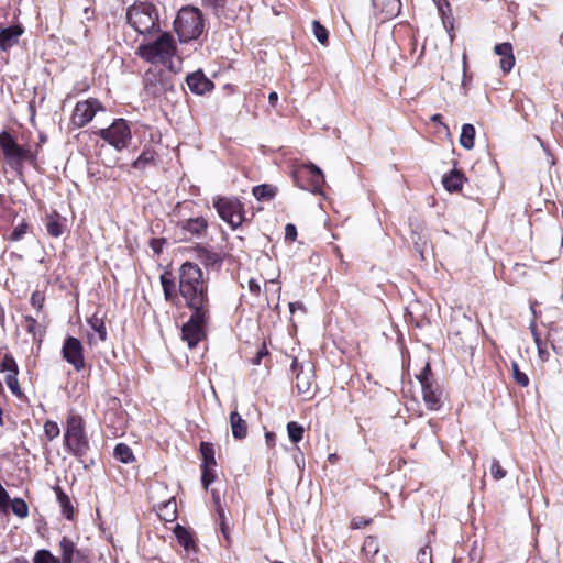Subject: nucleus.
I'll list each match as a JSON object with an SVG mask.
<instances>
[{"mask_svg":"<svg viewBox=\"0 0 563 563\" xmlns=\"http://www.w3.org/2000/svg\"><path fill=\"white\" fill-rule=\"evenodd\" d=\"M178 290L188 309L210 308L208 285L197 264L186 262L180 266Z\"/></svg>","mask_w":563,"mask_h":563,"instance_id":"f257e3e1","label":"nucleus"},{"mask_svg":"<svg viewBox=\"0 0 563 563\" xmlns=\"http://www.w3.org/2000/svg\"><path fill=\"white\" fill-rule=\"evenodd\" d=\"M63 442L65 450L74 456L80 459L87 454L89 439L80 415L73 411L67 415Z\"/></svg>","mask_w":563,"mask_h":563,"instance_id":"f03ea898","label":"nucleus"},{"mask_svg":"<svg viewBox=\"0 0 563 563\" xmlns=\"http://www.w3.org/2000/svg\"><path fill=\"white\" fill-rule=\"evenodd\" d=\"M177 52L176 42L172 34L162 33L154 42L137 47V55L151 64L166 65Z\"/></svg>","mask_w":563,"mask_h":563,"instance_id":"7ed1b4c3","label":"nucleus"},{"mask_svg":"<svg viewBox=\"0 0 563 563\" xmlns=\"http://www.w3.org/2000/svg\"><path fill=\"white\" fill-rule=\"evenodd\" d=\"M203 27L202 13L194 7L181 8L174 22L179 41L185 43L198 38L202 34Z\"/></svg>","mask_w":563,"mask_h":563,"instance_id":"20e7f679","label":"nucleus"},{"mask_svg":"<svg viewBox=\"0 0 563 563\" xmlns=\"http://www.w3.org/2000/svg\"><path fill=\"white\" fill-rule=\"evenodd\" d=\"M126 19L129 24L140 34L158 31V13L152 3H134L129 8Z\"/></svg>","mask_w":563,"mask_h":563,"instance_id":"39448f33","label":"nucleus"},{"mask_svg":"<svg viewBox=\"0 0 563 563\" xmlns=\"http://www.w3.org/2000/svg\"><path fill=\"white\" fill-rule=\"evenodd\" d=\"M0 148L10 168L18 173H21L24 162L33 163L35 161L32 151L20 146L7 131L0 133Z\"/></svg>","mask_w":563,"mask_h":563,"instance_id":"423d86ee","label":"nucleus"},{"mask_svg":"<svg viewBox=\"0 0 563 563\" xmlns=\"http://www.w3.org/2000/svg\"><path fill=\"white\" fill-rule=\"evenodd\" d=\"M191 316L181 328L183 340L189 349H194L205 336L210 320V308L189 309Z\"/></svg>","mask_w":563,"mask_h":563,"instance_id":"0eeeda50","label":"nucleus"},{"mask_svg":"<svg viewBox=\"0 0 563 563\" xmlns=\"http://www.w3.org/2000/svg\"><path fill=\"white\" fill-rule=\"evenodd\" d=\"M213 207L219 217L232 229L239 228L244 221V207L235 197H216Z\"/></svg>","mask_w":563,"mask_h":563,"instance_id":"6e6552de","label":"nucleus"},{"mask_svg":"<svg viewBox=\"0 0 563 563\" xmlns=\"http://www.w3.org/2000/svg\"><path fill=\"white\" fill-rule=\"evenodd\" d=\"M296 185L302 189H309L313 194H321L324 185L322 170L314 164H302L294 173Z\"/></svg>","mask_w":563,"mask_h":563,"instance_id":"1a4fd4ad","label":"nucleus"},{"mask_svg":"<svg viewBox=\"0 0 563 563\" xmlns=\"http://www.w3.org/2000/svg\"><path fill=\"white\" fill-rule=\"evenodd\" d=\"M97 134L118 151L128 147L131 141V130L124 119L114 120L109 128L99 130Z\"/></svg>","mask_w":563,"mask_h":563,"instance_id":"9d476101","label":"nucleus"},{"mask_svg":"<svg viewBox=\"0 0 563 563\" xmlns=\"http://www.w3.org/2000/svg\"><path fill=\"white\" fill-rule=\"evenodd\" d=\"M422 389L424 405L430 410H439L442 406V389L431 379V368L426 364L420 375L417 376Z\"/></svg>","mask_w":563,"mask_h":563,"instance_id":"9b49d317","label":"nucleus"},{"mask_svg":"<svg viewBox=\"0 0 563 563\" xmlns=\"http://www.w3.org/2000/svg\"><path fill=\"white\" fill-rule=\"evenodd\" d=\"M147 95L157 98L174 89L173 77L164 71H147L144 77Z\"/></svg>","mask_w":563,"mask_h":563,"instance_id":"f8f14e48","label":"nucleus"},{"mask_svg":"<svg viewBox=\"0 0 563 563\" xmlns=\"http://www.w3.org/2000/svg\"><path fill=\"white\" fill-rule=\"evenodd\" d=\"M101 110H103V107L97 99L90 98L78 101L73 111L71 122L75 126L82 128L95 118L98 111Z\"/></svg>","mask_w":563,"mask_h":563,"instance_id":"ddd939ff","label":"nucleus"},{"mask_svg":"<svg viewBox=\"0 0 563 563\" xmlns=\"http://www.w3.org/2000/svg\"><path fill=\"white\" fill-rule=\"evenodd\" d=\"M63 358L71 364L76 371L85 368L84 349L81 342L74 338L67 336L62 347Z\"/></svg>","mask_w":563,"mask_h":563,"instance_id":"4468645a","label":"nucleus"},{"mask_svg":"<svg viewBox=\"0 0 563 563\" xmlns=\"http://www.w3.org/2000/svg\"><path fill=\"white\" fill-rule=\"evenodd\" d=\"M291 369L296 372V387L299 394L310 395L313 385V367L311 363L299 364L295 358Z\"/></svg>","mask_w":563,"mask_h":563,"instance_id":"2eb2a0df","label":"nucleus"},{"mask_svg":"<svg viewBox=\"0 0 563 563\" xmlns=\"http://www.w3.org/2000/svg\"><path fill=\"white\" fill-rule=\"evenodd\" d=\"M184 239L202 236L208 229V222L203 217H196L179 222Z\"/></svg>","mask_w":563,"mask_h":563,"instance_id":"dca6fc26","label":"nucleus"},{"mask_svg":"<svg viewBox=\"0 0 563 563\" xmlns=\"http://www.w3.org/2000/svg\"><path fill=\"white\" fill-rule=\"evenodd\" d=\"M90 328L88 331V343L90 345H99L107 340V329L103 318L93 314L87 320Z\"/></svg>","mask_w":563,"mask_h":563,"instance_id":"f3484780","label":"nucleus"},{"mask_svg":"<svg viewBox=\"0 0 563 563\" xmlns=\"http://www.w3.org/2000/svg\"><path fill=\"white\" fill-rule=\"evenodd\" d=\"M59 563H74L84 558L81 551L76 548V544L68 537H63L59 541Z\"/></svg>","mask_w":563,"mask_h":563,"instance_id":"a211bd4d","label":"nucleus"},{"mask_svg":"<svg viewBox=\"0 0 563 563\" xmlns=\"http://www.w3.org/2000/svg\"><path fill=\"white\" fill-rule=\"evenodd\" d=\"M186 82L190 91L197 95H202L213 87V84L205 76L201 70L189 74L186 77Z\"/></svg>","mask_w":563,"mask_h":563,"instance_id":"6ab92c4d","label":"nucleus"},{"mask_svg":"<svg viewBox=\"0 0 563 563\" xmlns=\"http://www.w3.org/2000/svg\"><path fill=\"white\" fill-rule=\"evenodd\" d=\"M494 51L497 55L501 57L499 60L501 70L505 74L509 73L515 65V56L512 53L511 44L507 42L497 44Z\"/></svg>","mask_w":563,"mask_h":563,"instance_id":"aec40b11","label":"nucleus"},{"mask_svg":"<svg viewBox=\"0 0 563 563\" xmlns=\"http://www.w3.org/2000/svg\"><path fill=\"white\" fill-rule=\"evenodd\" d=\"M23 33V30L15 25L3 29L0 32V48L2 51H7L15 45L19 41V37Z\"/></svg>","mask_w":563,"mask_h":563,"instance_id":"412c9836","label":"nucleus"},{"mask_svg":"<svg viewBox=\"0 0 563 563\" xmlns=\"http://www.w3.org/2000/svg\"><path fill=\"white\" fill-rule=\"evenodd\" d=\"M548 340L556 354H563V328L554 322L549 324Z\"/></svg>","mask_w":563,"mask_h":563,"instance_id":"4be33fe9","label":"nucleus"},{"mask_svg":"<svg viewBox=\"0 0 563 563\" xmlns=\"http://www.w3.org/2000/svg\"><path fill=\"white\" fill-rule=\"evenodd\" d=\"M45 228L51 236L59 238L65 230V219L57 212L47 214L45 218Z\"/></svg>","mask_w":563,"mask_h":563,"instance_id":"5701e85b","label":"nucleus"},{"mask_svg":"<svg viewBox=\"0 0 563 563\" xmlns=\"http://www.w3.org/2000/svg\"><path fill=\"white\" fill-rule=\"evenodd\" d=\"M230 426L234 439L243 440L246 438L247 423L235 410L230 413Z\"/></svg>","mask_w":563,"mask_h":563,"instance_id":"b1692460","label":"nucleus"},{"mask_svg":"<svg viewBox=\"0 0 563 563\" xmlns=\"http://www.w3.org/2000/svg\"><path fill=\"white\" fill-rule=\"evenodd\" d=\"M197 257L203 265L210 267H219L222 263V255L219 252L202 246L198 247Z\"/></svg>","mask_w":563,"mask_h":563,"instance_id":"393cba45","label":"nucleus"},{"mask_svg":"<svg viewBox=\"0 0 563 563\" xmlns=\"http://www.w3.org/2000/svg\"><path fill=\"white\" fill-rule=\"evenodd\" d=\"M53 489L56 494V498L59 504L62 514L66 519L71 520L74 517V507L70 501V498L59 486H54Z\"/></svg>","mask_w":563,"mask_h":563,"instance_id":"a878e982","label":"nucleus"},{"mask_svg":"<svg viewBox=\"0 0 563 563\" xmlns=\"http://www.w3.org/2000/svg\"><path fill=\"white\" fill-rule=\"evenodd\" d=\"M465 178L459 170H452L442 178V184L448 191L454 192L462 189Z\"/></svg>","mask_w":563,"mask_h":563,"instance_id":"bb28decb","label":"nucleus"},{"mask_svg":"<svg viewBox=\"0 0 563 563\" xmlns=\"http://www.w3.org/2000/svg\"><path fill=\"white\" fill-rule=\"evenodd\" d=\"M401 9L400 0H382L379 14L382 20H389L397 16Z\"/></svg>","mask_w":563,"mask_h":563,"instance_id":"cd10ccee","label":"nucleus"},{"mask_svg":"<svg viewBox=\"0 0 563 563\" xmlns=\"http://www.w3.org/2000/svg\"><path fill=\"white\" fill-rule=\"evenodd\" d=\"M158 516L166 522H172L177 518V505L175 498L164 503L158 508Z\"/></svg>","mask_w":563,"mask_h":563,"instance_id":"c85d7f7f","label":"nucleus"},{"mask_svg":"<svg viewBox=\"0 0 563 563\" xmlns=\"http://www.w3.org/2000/svg\"><path fill=\"white\" fill-rule=\"evenodd\" d=\"M174 533L179 544L183 545L186 551L195 550V542L190 532L186 528L177 525L174 529Z\"/></svg>","mask_w":563,"mask_h":563,"instance_id":"c756f323","label":"nucleus"},{"mask_svg":"<svg viewBox=\"0 0 563 563\" xmlns=\"http://www.w3.org/2000/svg\"><path fill=\"white\" fill-rule=\"evenodd\" d=\"M475 140V128L470 124H463L461 135H460V144L465 150H472L474 147Z\"/></svg>","mask_w":563,"mask_h":563,"instance_id":"7c9ffc66","label":"nucleus"},{"mask_svg":"<svg viewBox=\"0 0 563 563\" xmlns=\"http://www.w3.org/2000/svg\"><path fill=\"white\" fill-rule=\"evenodd\" d=\"M276 191V187L268 184L257 185L252 189V194L257 200H271L275 197Z\"/></svg>","mask_w":563,"mask_h":563,"instance_id":"2f4dec72","label":"nucleus"},{"mask_svg":"<svg viewBox=\"0 0 563 563\" xmlns=\"http://www.w3.org/2000/svg\"><path fill=\"white\" fill-rule=\"evenodd\" d=\"M200 452L202 455V467H216L214 450L211 443L201 442Z\"/></svg>","mask_w":563,"mask_h":563,"instance_id":"473e14b6","label":"nucleus"},{"mask_svg":"<svg viewBox=\"0 0 563 563\" xmlns=\"http://www.w3.org/2000/svg\"><path fill=\"white\" fill-rule=\"evenodd\" d=\"M113 455L122 463H131L134 460L133 452L128 444L119 443L115 445Z\"/></svg>","mask_w":563,"mask_h":563,"instance_id":"72a5a7b5","label":"nucleus"},{"mask_svg":"<svg viewBox=\"0 0 563 563\" xmlns=\"http://www.w3.org/2000/svg\"><path fill=\"white\" fill-rule=\"evenodd\" d=\"M161 284L163 287L165 298L167 300H169L173 297L175 289H176V284H175V280H174L172 274L168 272H165L164 274H162L161 275Z\"/></svg>","mask_w":563,"mask_h":563,"instance_id":"f704fd0d","label":"nucleus"},{"mask_svg":"<svg viewBox=\"0 0 563 563\" xmlns=\"http://www.w3.org/2000/svg\"><path fill=\"white\" fill-rule=\"evenodd\" d=\"M287 432L290 441L292 443H298L302 439L305 429L299 423L290 421L287 423Z\"/></svg>","mask_w":563,"mask_h":563,"instance_id":"c9c22d12","label":"nucleus"},{"mask_svg":"<svg viewBox=\"0 0 563 563\" xmlns=\"http://www.w3.org/2000/svg\"><path fill=\"white\" fill-rule=\"evenodd\" d=\"M11 509L13 514L19 518H26L29 516V507L26 503L21 498H14L11 501Z\"/></svg>","mask_w":563,"mask_h":563,"instance_id":"e433bc0d","label":"nucleus"},{"mask_svg":"<svg viewBox=\"0 0 563 563\" xmlns=\"http://www.w3.org/2000/svg\"><path fill=\"white\" fill-rule=\"evenodd\" d=\"M33 563H59V559L48 550H38L33 558Z\"/></svg>","mask_w":563,"mask_h":563,"instance_id":"4c0bfd02","label":"nucleus"},{"mask_svg":"<svg viewBox=\"0 0 563 563\" xmlns=\"http://www.w3.org/2000/svg\"><path fill=\"white\" fill-rule=\"evenodd\" d=\"M5 384L13 395L18 398H22L23 393L19 385L18 374H7Z\"/></svg>","mask_w":563,"mask_h":563,"instance_id":"58836bf2","label":"nucleus"},{"mask_svg":"<svg viewBox=\"0 0 563 563\" xmlns=\"http://www.w3.org/2000/svg\"><path fill=\"white\" fill-rule=\"evenodd\" d=\"M44 434L48 441L56 439L60 434V429L57 422L47 420L44 423Z\"/></svg>","mask_w":563,"mask_h":563,"instance_id":"ea45409f","label":"nucleus"},{"mask_svg":"<svg viewBox=\"0 0 563 563\" xmlns=\"http://www.w3.org/2000/svg\"><path fill=\"white\" fill-rule=\"evenodd\" d=\"M511 369H512V376H514V379L516 380V383L518 385H520L521 387H527L529 385V377L519 369V366L516 362H512L511 364Z\"/></svg>","mask_w":563,"mask_h":563,"instance_id":"a19ab883","label":"nucleus"},{"mask_svg":"<svg viewBox=\"0 0 563 563\" xmlns=\"http://www.w3.org/2000/svg\"><path fill=\"white\" fill-rule=\"evenodd\" d=\"M492 477L496 481L503 479L507 472L504 470L497 459H493L489 467Z\"/></svg>","mask_w":563,"mask_h":563,"instance_id":"79ce46f5","label":"nucleus"},{"mask_svg":"<svg viewBox=\"0 0 563 563\" xmlns=\"http://www.w3.org/2000/svg\"><path fill=\"white\" fill-rule=\"evenodd\" d=\"M313 33L317 40L322 44L325 45L328 43V30L321 25L318 21H313L312 23Z\"/></svg>","mask_w":563,"mask_h":563,"instance_id":"37998d69","label":"nucleus"},{"mask_svg":"<svg viewBox=\"0 0 563 563\" xmlns=\"http://www.w3.org/2000/svg\"><path fill=\"white\" fill-rule=\"evenodd\" d=\"M27 228V223L25 221H22L13 229L9 236V240L13 242L20 241L26 234Z\"/></svg>","mask_w":563,"mask_h":563,"instance_id":"c03bdc74","label":"nucleus"},{"mask_svg":"<svg viewBox=\"0 0 563 563\" xmlns=\"http://www.w3.org/2000/svg\"><path fill=\"white\" fill-rule=\"evenodd\" d=\"M1 368L3 372H7L8 374H18V365L14 358L10 355H5L1 363Z\"/></svg>","mask_w":563,"mask_h":563,"instance_id":"a18cd8bd","label":"nucleus"},{"mask_svg":"<svg viewBox=\"0 0 563 563\" xmlns=\"http://www.w3.org/2000/svg\"><path fill=\"white\" fill-rule=\"evenodd\" d=\"M379 547L378 541L374 537L366 538L364 544H363V551L366 554L375 555L378 553Z\"/></svg>","mask_w":563,"mask_h":563,"instance_id":"49530a36","label":"nucleus"},{"mask_svg":"<svg viewBox=\"0 0 563 563\" xmlns=\"http://www.w3.org/2000/svg\"><path fill=\"white\" fill-rule=\"evenodd\" d=\"M154 161V155L151 152H143L137 159L133 163L135 168H144L147 164Z\"/></svg>","mask_w":563,"mask_h":563,"instance_id":"de8ad7c7","label":"nucleus"},{"mask_svg":"<svg viewBox=\"0 0 563 563\" xmlns=\"http://www.w3.org/2000/svg\"><path fill=\"white\" fill-rule=\"evenodd\" d=\"M214 481V467H202L201 482L207 490L209 485Z\"/></svg>","mask_w":563,"mask_h":563,"instance_id":"09e8293b","label":"nucleus"},{"mask_svg":"<svg viewBox=\"0 0 563 563\" xmlns=\"http://www.w3.org/2000/svg\"><path fill=\"white\" fill-rule=\"evenodd\" d=\"M416 559L418 563H433L431 549L428 545L421 548Z\"/></svg>","mask_w":563,"mask_h":563,"instance_id":"8fccbe9b","label":"nucleus"},{"mask_svg":"<svg viewBox=\"0 0 563 563\" xmlns=\"http://www.w3.org/2000/svg\"><path fill=\"white\" fill-rule=\"evenodd\" d=\"M43 303L44 296L38 291L33 292L31 296V305L40 311L43 308Z\"/></svg>","mask_w":563,"mask_h":563,"instance_id":"3c124183","label":"nucleus"},{"mask_svg":"<svg viewBox=\"0 0 563 563\" xmlns=\"http://www.w3.org/2000/svg\"><path fill=\"white\" fill-rule=\"evenodd\" d=\"M536 346H537V350H538L539 358L542 362H547L549 360L550 354H549V352L547 350L545 343L540 341L539 343H536Z\"/></svg>","mask_w":563,"mask_h":563,"instance_id":"603ef678","label":"nucleus"},{"mask_svg":"<svg viewBox=\"0 0 563 563\" xmlns=\"http://www.w3.org/2000/svg\"><path fill=\"white\" fill-rule=\"evenodd\" d=\"M218 517L220 520L221 531H222L223 536L227 538L228 526L225 522V514H224V509L222 508V506H219V508H218Z\"/></svg>","mask_w":563,"mask_h":563,"instance_id":"864d4df0","label":"nucleus"},{"mask_svg":"<svg viewBox=\"0 0 563 563\" xmlns=\"http://www.w3.org/2000/svg\"><path fill=\"white\" fill-rule=\"evenodd\" d=\"M372 520L371 519H364L362 517L353 518L351 521V528L353 529H361L367 526Z\"/></svg>","mask_w":563,"mask_h":563,"instance_id":"5fc2aeb1","label":"nucleus"},{"mask_svg":"<svg viewBox=\"0 0 563 563\" xmlns=\"http://www.w3.org/2000/svg\"><path fill=\"white\" fill-rule=\"evenodd\" d=\"M285 238L289 241H294L297 238V228L288 223L285 228Z\"/></svg>","mask_w":563,"mask_h":563,"instance_id":"6e6d98bb","label":"nucleus"},{"mask_svg":"<svg viewBox=\"0 0 563 563\" xmlns=\"http://www.w3.org/2000/svg\"><path fill=\"white\" fill-rule=\"evenodd\" d=\"M164 243H165L164 240L153 239V240H151L150 245L155 254H159V253H162Z\"/></svg>","mask_w":563,"mask_h":563,"instance_id":"4d7b16f0","label":"nucleus"},{"mask_svg":"<svg viewBox=\"0 0 563 563\" xmlns=\"http://www.w3.org/2000/svg\"><path fill=\"white\" fill-rule=\"evenodd\" d=\"M36 324H37V322L34 318H32V317L25 318V329L29 333H34V329H35Z\"/></svg>","mask_w":563,"mask_h":563,"instance_id":"13d9d810","label":"nucleus"},{"mask_svg":"<svg viewBox=\"0 0 563 563\" xmlns=\"http://www.w3.org/2000/svg\"><path fill=\"white\" fill-rule=\"evenodd\" d=\"M268 354L267 349L263 345L262 349L258 350L256 356L253 358V364L258 365L264 356Z\"/></svg>","mask_w":563,"mask_h":563,"instance_id":"bf43d9fd","label":"nucleus"},{"mask_svg":"<svg viewBox=\"0 0 563 563\" xmlns=\"http://www.w3.org/2000/svg\"><path fill=\"white\" fill-rule=\"evenodd\" d=\"M529 329L531 331V334H532V338H533V341L534 343H539L541 340V336L537 330V324H536V321H532L529 325Z\"/></svg>","mask_w":563,"mask_h":563,"instance_id":"052dcab7","label":"nucleus"},{"mask_svg":"<svg viewBox=\"0 0 563 563\" xmlns=\"http://www.w3.org/2000/svg\"><path fill=\"white\" fill-rule=\"evenodd\" d=\"M247 286H249V290L251 292H253L254 295H258L260 294L261 287H260V284H258L257 280H255L253 278L250 279Z\"/></svg>","mask_w":563,"mask_h":563,"instance_id":"680f3d73","label":"nucleus"},{"mask_svg":"<svg viewBox=\"0 0 563 563\" xmlns=\"http://www.w3.org/2000/svg\"><path fill=\"white\" fill-rule=\"evenodd\" d=\"M417 251L420 253L421 258L424 257V251L427 250V241H422L421 245L418 241H415Z\"/></svg>","mask_w":563,"mask_h":563,"instance_id":"e2e57ef3","label":"nucleus"},{"mask_svg":"<svg viewBox=\"0 0 563 563\" xmlns=\"http://www.w3.org/2000/svg\"><path fill=\"white\" fill-rule=\"evenodd\" d=\"M202 5L217 10L219 7V0H201Z\"/></svg>","mask_w":563,"mask_h":563,"instance_id":"0e129e2a","label":"nucleus"},{"mask_svg":"<svg viewBox=\"0 0 563 563\" xmlns=\"http://www.w3.org/2000/svg\"><path fill=\"white\" fill-rule=\"evenodd\" d=\"M265 439H266V443L272 446L275 444L276 435L273 432H266Z\"/></svg>","mask_w":563,"mask_h":563,"instance_id":"69168bd1","label":"nucleus"},{"mask_svg":"<svg viewBox=\"0 0 563 563\" xmlns=\"http://www.w3.org/2000/svg\"><path fill=\"white\" fill-rule=\"evenodd\" d=\"M277 100H278V95H277V92L272 91V92L268 95V101H269V103H271L272 106H275V104H276V102H277Z\"/></svg>","mask_w":563,"mask_h":563,"instance_id":"338daca9","label":"nucleus"},{"mask_svg":"<svg viewBox=\"0 0 563 563\" xmlns=\"http://www.w3.org/2000/svg\"><path fill=\"white\" fill-rule=\"evenodd\" d=\"M212 498H213L214 505H216V507L218 509L219 506H221L220 494L217 490H212Z\"/></svg>","mask_w":563,"mask_h":563,"instance_id":"774afa93","label":"nucleus"}]
</instances>
